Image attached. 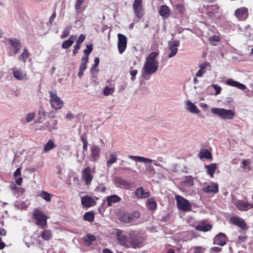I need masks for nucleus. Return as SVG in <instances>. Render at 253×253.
Masks as SVG:
<instances>
[{"mask_svg": "<svg viewBox=\"0 0 253 253\" xmlns=\"http://www.w3.org/2000/svg\"><path fill=\"white\" fill-rule=\"evenodd\" d=\"M159 52H151L146 58L143 66L144 72L147 75H151L155 73L158 68V62L156 60Z\"/></svg>", "mask_w": 253, "mask_h": 253, "instance_id": "obj_1", "label": "nucleus"}, {"mask_svg": "<svg viewBox=\"0 0 253 253\" xmlns=\"http://www.w3.org/2000/svg\"><path fill=\"white\" fill-rule=\"evenodd\" d=\"M211 112L221 117L224 120H231L233 118L235 113L231 110H226L223 108H212Z\"/></svg>", "mask_w": 253, "mask_h": 253, "instance_id": "obj_2", "label": "nucleus"}, {"mask_svg": "<svg viewBox=\"0 0 253 253\" xmlns=\"http://www.w3.org/2000/svg\"><path fill=\"white\" fill-rule=\"evenodd\" d=\"M33 218L36 220L35 223L43 229L47 225V216L41 211L36 209L33 214Z\"/></svg>", "mask_w": 253, "mask_h": 253, "instance_id": "obj_3", "label": "nucleus"}, {"mask_svg": "<svg viewBox=\"0 0 253 253\" xmlns=\"http://www.w3.org/2000/svg\"><path fill=\"white\" fill-rule=\"evenodd\" d=\"M50 94V103L51 106L55 109H59L62 107L63 101L58 97L56 94V91L55 90L50 91L49 92Z\"/></svg>", "mask_w": 253, "mask_h": 253, "instance_id": "obj_4", "label": "nucleus"}, {"mask_svg": "<svg viewBox=\"0 0 253 253\" xmlns=\"http://www.w3.org/2000/svg\"><path fill=\"white\" fill-rule=\"evenodd\" d=\"M141 243L140 237L136 235L135 232H131L129 234L127 248H136L139 247Z\"/></svg>", "mask_w": 253, "mask_h": 253, "instance_id": "obj_5", "label": "nucleus"}, {"mask_svg": "<svg viewBox=\"0 0 253 253\" xmlns=\"http://www.w3.org/2000/svg\"><path fill=\"white\" fill-rule=\"evenodd\" d=\"M177 206L181 211H187L191 210V205L189 201L180 196L175 197Z\"/></svg>", "mask_w": 253, "mask_h": 253, "instance_id": "obj_6", "label": "nucleus"}, {"mask_svg": "<svg viewBox=\"0 0 253 253\" xmlns=\"http://www.w3.org/2000/svg\"><path fill=\"white\" fill-rule=\"evenodd\" d=\"M114 182L117 187L122 189L131 190L133 188V185L132 182L123 178L121 176H115L114 177Z\"/></svg>", "mask_w": 253, "mask_h": 253, "instance_id": "obj_7", "label": "nucleus"}, {"mask_svg": "<svg viewBox=\"0 0 253 253\" xmlns=\"http://www.w3.org/2000/svg\"><path fill=\"white\" fill-rule=\"evenodd\" d=\"M95 171L91 170L90 167H86L82 171V179L85 182V185H89L93 178V174Z\"/></svg>", "mask_w": 253, "mask_h": 253, "instance_id": "obj_8", "label": "nucleus"}, {"mask_svg": "<svg viewBox=\"0 0 253 253\" xmlns=\"http://www.w3.org/2000/svg\"><path fill=\"white\" fill-rule=\"evenodd\" d=\"M180 45V42L178 40H174L172 41H169L168 42V50L170 51L168 54V57L171 58L174 57L177 53L178 47Z\"/></svg>", "mask_w": 253, "mask_h": 253, "instance_id": "obj_9", "label": "nucleus"}, {"mask_svg": "<svg viewBox=\"0 0 253 253\" xmlns=\"http://www.w3.org/2000/svg\"><path fill=\"white\" fill-rule=\"evenodd\" d=\"M118 48L119 53L122 54L126 48L127 38L125 35L120 33L118 34Z\"/></svg>", "mask_w": 253, "mask_h": 253, "instance_id": "obj_10", "label": "nucleus"}, {"mask_svg": "<svg viewBox=\"0 0 253 253\" xmlns=\"http://www.w3.org/2000/svg\"><path fill=\"white\" fill-rule=\"evenodd\" d=\"M116 236L120 244L126 247L129 239V234L126 235L122 230L118 229L116 232Z\"/></svg>", "mask_w": 253, "mask_h": 253, "instance_id": "obj_11", "label": "nucleus"}, {"mask_svg": "<svg viewBox=\"0 0 253 253\" xmlns=\"http://www.w3.org/2000/svg\"><path fill=\"white\" fill-rule=\"evenodd\" d=\"M128 158L132 160H134V161L136 162H140V163H153L154 165L156 166H160V165L158 163V162L156 160H153L149 158H145L141 156H132V155H128Z\"/></svg>", "mask_w": 253, "mask_h": 253, "instance_id": "obj_12", "label": "nucleus"}, {"mask_svg": "<svg viewBox=\"0 0 253 253\" xmlns=\"http://www.w3.org/2000/svg\"><path fill=\"white\" fill-rule=\"evenodd\" d=\"M237 209L242 211H247L253 208V204L242 200H237L234 203Z\"/></svg>", "mask_w": 253, "mask_h": 253, "instance_id": "obj_13", "label": "nucleus"}, {"mask_svg": "<svg viewBox=\"0 0 253 253\" xmlns=\"http://www.w3.org/2000/svg\"><path fill=\"white\" fill-rule=\"evenodd\" d=\"M231 222L241 228L242 229H245L247 228V224L245 220L238 216H233L230 218Z\"/></svg>", "mask_w": 253, "mask_h": 253, "instance_id": "obj_14", "label": "nucleus"}, {"mask_svg": "<svg viewBox=\"0 0 253 253\" xmlns=\"http://www.w3.org/2000/svg\"><path fill=\"white\" fill-rule=\"evenodd\" d=\"M81 203L85 207H90L94 206L96 204V202L93 198L86 195L82 197Z\"/></svg>", "mask_w": 253, "mask_h": 253, "instance_id": "obj_15", "label": "nucleus"}, {"mask_svg": "<svg viewBox=\"0 0 253 253\" xmlns=\"http://www.w3.org/2000/svg\"><path fill=\"white\" fill-rule=\"evenodd\" d=\"M202 190L205 193H216L218 191V184L211 182L207 186L204 187Z\"/></svg>", "mask_w": 253, "mask_h": 253, "instance_id": "obj_16", "label": "nucleus"}, {"mask_svg": "<svg viewBox=\"0 0 253 253\" xmlns=\"http://www.w3.org/2000/svg\"><path fill=\"white\" fill-rule=\"evenodd\" d=\"M235 15L240 20H244L248 17V9L241 7L235 11Z\"/></svg>", "mask_w": 253, "mask_h": 253, "instance_id": "obj_17", "label": "nucleus"}, {"mask_svg": "<svg viewBox=\"0 0 253 253\" xmlns=\"http://www.w3.org/2000/svg\"><path fill=\"white\" fill-rule=\"evenodd\" d=\"M226 236L225 234L220 233L215 236L213 240V244L223 246L226 244Z\"/></svg>", "mask_w": 253, "mask_h": 253, "instance_id": "obj_18", "label": "nucleus"}, {"mask_svg": "<svg viewBox=\"0 0 253 253\" xmlns=\"http://www.w3.org/2000/svg\"><path fill=\"white\" fill-rule=\"evenodd\" d=\"M13 77L19 81H23L26 79V73L21 69H16L14 68L12 69Z\"/></svg>", "mask_w": 253, "mask_h": 253, "instance_id": "obj_19", "label": "nucleus"}, {"mask_svg": "<svg viewBox=\"0 0 253 253\" xmlns=\"http://www.w3.org/2000/svg\"><path fill=\"white\" fill-rule=\"evenodd\" d=\"M121 200L122 199L117 195H112L106 198L108 207L112 206L114 204L119 203Z\"/></svg>", "mask_w": 253, "mask_h": 253, "instance_id": "obj_20", "label": "nucleus"}, {"mask_svg": "<svg viewBox=\"0 0 253 253\" xmlns=\"http://www.w3.org/2000/svg\"><path fill=\"white\" fill-rule=\"evenodd\" d=\"M226 84L232 86L236 87L242 90H244L246 88L245 85L237 81H234L232 79H228L226 81Z\"/></svg>", "mask_w": 253, "mask_h": 253, "instance_id": "obj_21", "label": "nucleus"}, {"mask_svg": "<svg viewBox=\"0 0 253 253\" xmlns=\"http://www.w3.org/2000/svg\"><path fill=\"white\" fill-rule=\"evenodd\" d=\"M9 43L11 44V45L14 49V53L15 54L17 53L21 47V43L18 40L16 39H8V40Z\"/></svg>", "mask_w": 253, "mask_h": 253, "instance_id": "obj_22", "label": "nucleus"}, {"mask_svg": "<svg viewBox=\"0 0 253 253\" xmlns=\"http://www.w3.org/2000/svg\"><path fill=\"white\" fill-rule=\"evenodd\" d=\"M200 70L197 72L196 74V77H201L206 73V69L207 68H210L211 65L210 63L208 62H205L202 64H201L199 66Z\"/></svg>", "mask_w": 253, "mask_h": 253, "instance_id": "obj_23", "label": "nucleus"}, {"mask_svg": "<svg viewBox=\"0 0 253 253\" xmlns=\"http://www.w3.org/2000/svg\"><path fill=\"white\" fill-rule=\"evenodd\" d=\"M92 160L96 161L99 156L100 148L96 145H92L90 147Z\"/></svg>", "mask_w": 253, "mask_h": 253, "instance_id": "obj_24", "label": "nucleus"}, {"mask_svg": "<svg viewBox=\"0 0 253 253\" xmlns=\"http://www.w3.org/2000/svg\"><path fill=\"white\" fill-rule=\"evenodd\" d=\"M186 110L189 112L194 114H199L200 111L197 107L192 102L188 100L186 102Z\"/></svg>", "mask_w": 253, "mask_h": 253, "instance_id": "obj_25", "label": "nucleus"}, {"mask_svg": "<svg viewBox=\"0 0 253 253\" xmlns=\"http://www.w3.org/2000/svg\"><path fill=\"white\" fill-rule=\"evenodd\" d=\"M135 193L136 196L140 199L146 198L149 196V193L148 192L144 191L142 187L137 188Z\"/></svg>", "mask_w": 253, "mask_h": 253, "instance_id": "obj_26", "label": "nucleus"}, {"mask_svg": "<svg viewBox=\"0 0 253 253\" xmlns=\"http://www.w3.org/2000/svg\"><path fill=\"white\" fill-rule=\"evenodd\" d=\"M57 124L58 122L57 120H50L49 121L46 122L44 124V125L49 131H51L53 129H56L57 128Z\"/></svg>", "mask_w": 253, "mask_h": 253, "instance_id": "obj_27", "label": "nucleus"}, {"mask_svg": "<svg viewBox=\"0 0 253 253\" xmlns=\"http://www.w3.org/2000/svg\"><path fill=\"white\" fill-rule=\"evenodd\" d=\"M77 36L75 35H72L70 38L63 42L62 44V47L64 49H67L70 47L73 43L74 41L76 39Z\"/></svg>", "mask_w": 253, "mask_h": 253, "instance_id": "obj_28", "label": "nucleus"}, {"mask_svg": "<svg viewBox=\"0 0 253 253\" xmlns=\"http://www.w3.org/2000/svg\"><path fill=\"white\" fill-rule=\"evenodd\" d=\"M41 237L45 241L50 240L52 237V233L50 230L44 229L41 234Z\"/></svg>", "mask_w": 253, "mask_h": 253, "instance_id": "obj_29", "label": "nucleus"}, {"mask_svg": "<svg viewBox=\"0 0 253 253\" xmlns=\"http://www.w3.org/2000/svg\"><path fill=\"white\" fill-rule=\"evenodd\" d=\"M208 173L211 176V177H213L214 171L217 168L216 164H211L209 165L205 166Z\"/></svg>", "mask_w": 253, "mask_h": 253, "instance_id": "obj_30", "label": "nucleus"}, {"mask_svg": "<svg viewBox=\"0 0 253 253\" xmlns=\"http://www.w3.org/2000/svg\"><path fill=\"white\" fill-rule=\"evenodd\" d=\"M212 228V226L210 224H200L196 226L195 229L198 231L207 232L210 231Z\"/></svg>", "mask_w": 253, "mask_h": 253, "instance_id": "obj_31", "label": "nucleus"}, {"mask_svg": "<svg viewBox=\"0 0 253 253\" xmlns=\"http://www.w3.org/2000/svg\"><path fill=\"white\" fill-rule=\"evenodd\" d=\"M56 144H54L52 140H49L45 145L43 151L44 153L48 152L50 150L56 147Z\"/></svg>", "mask_w": 253, "mask_h": 253, "instance_id": "obj_32", "label": "nucleus"}, {"mask_svg": "<svg viewBox=\"0 0 253 253\" xmlns=\"http://www.w3.org/2000/svg\"><path fill=\"white\" fill-rule=\"evenodd\" d=\"M38 114L37 122L38 123H42L44 120L46 116V112L44 111L43 108L41 107L40 109Z\"/></svg>", "mask_w": 253, "mask_h": 253, "instance_id": "obj_33", "label": "nucleus"}, {"mask_svg": "<svg viewBox=\"0 0 253 253\" xmlns=\"http://www.w3.org/2000/svg\"><path fill=\"white\" fill-rule=\"evenodd\" d=\"M14 206L16 208L20 210H25L28 207L26 202L21 201H16Z\"/></svg>", "mask_w": 253, "mask_h": 253, "instance_id": "obj_34", "label": "nucleus"}, {"mask_svg": "<svg viewBox=\"0 0 253 253\" xmlns=\"http://www.w3.org/2000/svg\"><path fill=\"white\" fill-rule=\"evenodd\" d=\"M169 11L167 5H162L160 10V15L164 17H167L169 15Z\"/></svg>", "mask_w": 253, "mask_h": 253, "instance_id": "obj_35", "label": "nucleus"}, {"mask_svg": "<svg viewBox=\"0 0 253 253\" xmlns=\"http://www.w3.org/2000/svg\"><path fill=\"white\" fill-rule=\"evenodd\" d=\"M147 206L149 210H155L157 207V203L154 198H150L147 200Z\"/></svg>", "mask_w": 253, "mask_h": 253, "instance_id": "obj_36", "label": "nucleus"}, {"mask_svg": "<svg viewBox=\"0 0 253 253\" xmlns=\"http://www.w3.org/2000/svg\"><path fill=\"white\" fill-rule=\"evenodd\" d=\"M199 157L200 159H210L211 158V154L209 150L205 149L201 151L199 154Z\"/></svg>", "mask_w": 253, "mask_h": 253, "instance_id": "obj_37", "label": "nucleus"}, {"mask_svg": "<svg viewBox=\"0 0 253 253\" xmlns=\"http://www.w3.org/2000/svg\"><path fill=\"white\" fill-rule=\"evenodd\" d=\"M84 219L89 222H92L94 219V214L93 212L88 211L86 212L84 215Z\"/></svg>", "mask_w": 253, "mask_h": 253, "instance_id": "obj_38", "label": "nucleus"}, {"mask_svg": "<svg viewBox=\"0 0 253 253\" xmlns=\"http://www.w3.org/2000/svg\"><path fill=\"white\" fill-rule=\"evenodd\" d=\"M117 160V158L115 154L111 153L110 158L106 163L107 167L110 168L113 164L115 163Z\"/></svg>", "mask_w": 253, "mask_h": 253, "instance_id": "obj_39", "label": "nucleus"}, {"mask_svg": "<svg viewBox=\"0 0 253 253\" xmlns=\"http://www.w3.org/2000/svg\"><path fill=\"white\" fill-rule=\"evenodd\" d=\"M28 57L29 53L28 52V50L26 48H25L23 53L19 56L18 59L19 60L22 61L25 63L26 62V61L28 58Z\"/></svg>", "mask_w": 253, "mask_h": 253, "instance_id": "obj_40", "label": "nucleus"}, {"mask_svg": "<svg viewBox=\"0 0 253 253\" xmlns=\"http://www.w3.org/2000/svg\"><path fill=\"white\" fill-rule=\"evenodd\" d=\"M121 220L125 223H130L132 221V215H130V214L125 213L121 217Z\"/></svg>", "mask_w": 253, "mask_h": 253, "instance_id": "obj_41", "label": "nucleus"}, {"mask_svg": "<svg viewBox=\"0 0 253 253\" xmlns=\"http://www.w3.org/2000/svg\"><path fill=\"white\" fill-rule=\"evenodd\" d=\"M43 199L45 200L47 202H50L51 201V198L52 195L44 191H42L40 195Z\"/></svg>", "mask_w": 253, "mask_h": 253, "instance_id": "obj_42", "label": "nucleus"}, {"mask_svg": "<svg viewBox=\"0 0 253 253\" xmlns=\"http://www.w3.org/2000/svg\"><path fill=\"white\" fill-rule=\"evenodd\" d=\"M184 183L188 185L189 186H191L194 185L193 178L192 176H185Z\"/></svg>", "mask_w": 253, "mask_h": 253, "instance_id": "obj_43", "label": "nucleus"}, {"mask_svg": "<svg viewBox=\"0 0 253 253\" xmlns=\"http://www.w3.org/2000/svg\"><path fill=\"white\" fill-rule=\"evenodd\" d=\"M241 168L244 169H247L248 170H251V167L250 166V160H244L241 163Z\"/></svg>", "mask_w": 253, "mask_h": 253, "instance_id": "obj_44", "label": "nucleus"}, {"mask_svg": "<svg viewBox=\"0 0 253 253\" xmlns=\"http://www.w3.org/2000/svg\"><path fill=\"white\" fill-rule=\"evenodd\" d=\"M133 8H134L136 16L138 18H141L143 15L142 7H134Z\"/></svg>", "mask_w": 253, "mask_h": 253, "instance_id": "obj_45", "label": "nucleus"}, {"mask_svg": "<svg viewBox=\"0 0 253 253\" xmlns=\"http://www.w3.org/2000/svg\"><path fill=\"white\" fill-rule=\"evenodd\" d=\"M72 26H67L65 28V29L63 31V33L61 36V39H64L67 37L70 34V31L71 30Z\"/></svg>", "mask_w": 253, "mask_h": 253, "instance_id": "obj_46", "label": "nucleus"}, {"mask_svg": "<svg viewBox=\"0 0 253 253\" xmlns=\"http://www.w3.org/2000/svg\"><path fill=\"white\" fill-rule=\"evenodd\" d=\"M114 92V87H110L108 86H106L104 90V94L106 96H108L112 94Z\"/></svg>", "mask_w": 253, "mask_h": 253, "instance_id": "obj_47", "label": "nucleus"}, {"mask_svg": "<svg viewBox=\"0 0 253 253\" xmlns=\"http://www.w3.org/2000/svg\"><path fill=\"white\" fill-rule=\"evenodd\" d=\"M194 250L193 253H204L205 249L201 246H195L193 247Z\"/></svg>", "mask_w": 253, "mask_h": 253, "instance_id": "obj_48", "label": "nucleus"}, {"mask_svg": "<svg viewBox=\"0 0 253 253\" xmlns=\"http://www.w3.org/2000/svg\"><path fill=\"white\" fill-rule=\"evenodd\" d=\"M96 240V237L91 234H87L84 238V240L86 242L91 243Z\"/></svg>", "mask_w": 253, "mask_h": 253, "instance_id": "obj_49", "label": "nucleus"}, {"mask_svg": "<svg viewBox=\"0 0 253 253\" xmlns=\"http://www.w3.org/2000/svg\"><path fill=\"white\" fill-rule=\"evenodd\" d=\"M92 50V45L89 44L86 45V48L84 50V55L88 56L90 53L91 52Z\"/></svg>", "mask_w": 253, "mask_h": 253, "instance_id": "obj_50", "label": "nucleus"}, {"mask_svg": "<svg viewBox=\"0 0 253 253\" xmlns=\"http://www.w3.org/2000/svg\"><path fill=\"white\" fill-rule=\"evenodd\" d=\"M137 72H138V71L136 69H134L132 67L130 68V71H129V73L131 76V81H133L135 80V77L136 75V74H137Z\"/></svg>", "mask_w": 253, "mask_h": 253, "instance_id": "obj_51", "label": "nucleus"}, {"mask_svg": "<svg viewBox=\"0 0 253 253\" xmlns=\"http://www.w3.org/2000/svg\"><path fill=\"white\" fill-rule=\"evenodd\" d=\"M36 116V114L34 113H28L26 115V122L29 123L31 122Z\"/></svg>", "mask_w": 253, "mask_h": 253, "instance_id": "obj_52", "label": "nucleus"}, {"mask_svg": "<svg viewBox=\"0 0 253 253\" xmlns=\"http://www.w3.org/2000/svg\"><path fill=\"white\" fill-rule=\"evenodd\" d=\"M212 86L215 90V94L217 95L219 94L221 90V87L216 84H212Z\"/></svg>", "mask_w": 253, "mask_h": 253, "instance_id": "obj_53", "label": "nucleus"}, {"mask_svg": "<svg viewBox=\"0 0 253 253\" xmlns=\"http://www.w3.org/2000/svg\"><path fill=\"white\" fill-rule=\"evenodd\" d=\"M80 47L81 44L76 43V44L74 45V50L73 51V54L74 56L77 55V54L78 53V50L80 49Z\"/></svg>", "mask_w": 253, "mask_h": 253, "instance_id": "obj_54", "label": "nucleus"}, {"mask_svg": "<svg viewBox=\"0 0 253 253\" xmlns=\"http://www.w3.org/2000/svg\"><path fill=\"white\" fill-rule=\"evenodd\" d=\"M85 0H77L76 1V3L75 4V9L78 11L81 8V6L82 4V3L85 1Z\"/></svg>", "mask_w": 253, "mask_h": 253, "instance_id": "obj_55", "label": "nucleus"}, {"mask_svg": "<svg viewBox=\"0 0 253 253\" xmlns=\"http://www.w3.org/2000/svg\"><path fill=\"white\" fill-rule=\"evenodd\" d=\"M85 38V36L83 34H81L78 38L76 41V43L79 44H81V43L84 41Z\"/></svg>", "mask_w": 253, "mask_h": 253, "instance_id": "obj_56", "label": "nucleus"}, {"mask_svg": "<svg viewBox=\"0 0 253 253\" xmlns=\"http://www.w3.org/2000/svg\"><path fill=\"white\" fill-rule=\"evenodd\" d=\"M100 59L98 57H96L94 59V64L92 65V67L91 69H96V67L98 66L99 63Z\"/></svg>", "mask_w": 253, "mask_h": 253, "instance_id": "obj_57", "label": "nucleus"}, {"mask_svg": "<svg viewBox=\"0 0 253 253\" xmlns=\"http://www.w3.org/2000/svg\"><path fill=\"white\" fill-rule=\"evenodd\" d=\"M98 71H99L98 69H91L90 72H91L92 77L93 78H96L97 76Z\"/></svg>", "mask_w": 253, "mask_h": 253, "instance_id": "obj_58", "label": "nucleus"}, {"mask_svg": "<svg viewBox=\"0 0 253 253\" xmlns=\"http://www.w3.org/2000/svg\"><path fill=\"white\" fill-rule=\"evenodd\" d=\"M142 0H135L133 7H142Z\"/></svg>", "mask_w": 253, "mask_h": 253, "instance_id": "obj_59", "label": "nucleus"}, {"mask_svg": "<svg viewBox=\"0 0 253 253\" xmlns=\"http://www.w3.org/2000/svg\"><path fill=\"white\" fill-rule=\"evenodd\" d=\"M13 176L14 178L21 176V169L17 168L15 171L14 172Z\"/></svg>", "mask_w": 253, "mask_h": 253, "instance_id": "obj_60", "label": "nucleus"}, {"mask_svg": "<svg viewBox=\"0 0 253 253\" xmlns=\"http://www.w3.org/2000/svg\"><path fill=\"white\" fill-rule=\"evenodd\" d=\"M219 40H220L219 37L218 36H217L215 35L212 36L211 37H210V38H209V41L210 42H212V41L218 42Z\"/></svg>", "mask_w": 253, "mask_h": 253, "instance_id": "obj_61", "label": "nucleus"}, {"mask_svg": "<svg viewBox=\"0 0 253 253\" xmlns=\"http://www.w3.org/2000/svg\"><path fill=\"white\" fill-rule=\"evenodd\" d=\"M130 215H132V220H133V218H138L140 217V214L139 212L137 211H134L132 213V214H130Z\"/></svg>", "mask_w": 253, "mask_h": 253, "instance_id": "obj_62", "label": "nucleus"}, {"mask_svg": "<svg viewBox=\"0 0 253 253\" xmlns=\"http://www.w3.org/2000/svg\"><path fill=\"white\" fill-rule=\"evenodd\" d=\"M222 250V249L217 247H213L211 249V253L213 252H219Z\"/></svg>", "mask_w": 253, "mask_h": 253, "instance_id": "obj_63", "label": "nucleus"}, {"mask_svg": "<svg viewBox=\"0 0 253 253\" xmlns=\"http://www.w3.org/2000/svg\"><path fill=\"white\" fill-rule=\"evenodd\" d=\"M77 116L74 115L71 113H69L66 115V118L70 120H72L76 118Z\"/></svg>", "mask_w": 253, "mask_h": 253, "instance_id": "obj_64", "label": "nucleus"}]
</instances>
